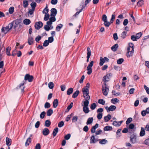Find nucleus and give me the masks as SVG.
<instances>
[{
	"label": "nucleus",
	"mask_w": 149,
	"mask_h": 149,
	"mask_svg": "<svg viewBox=\"0 0 149 149\" xmlns=\"http://www.w3.org/2000/svg\"><path fill=\"white\" fill-rule=\"evenodd\" d=\"M33 77L29 74H26L24 77V79L23 81L21 83L19 86V88L21 90L22 92H24V89L25 86L24 85L26 83V81L28 80L29 82H31L32 81L33 79Z\"/></svg>",
	"instance_id": "obj_1"
},
{
	"label": "nucleus",
	"mask_w": 149,
	"mask_h": 149,
	"mask_svg": "<svg viewBox=\"0 0 149 149\" xmlns=\"http://www.w3.org/2000/svg\"><path fill=\"white\" fill-rule=\"evenodd\" d=\"M102 93L104 95L107 96L108 95L109 91V88L107 86L105 82H104L102 85Z\"/></svg>",
	"instance_id": "obj_2"
},
{
	"label": "nucleus",
	"mask_w": 149,
	"mask_h": 149,
	"mask_svg": "<svg viewBox=\"0 0 149 149\" xmlns=\"http://www.w3.org/2000/svg\"><path fill=\"white\" fill-rule=\"evenodd\" d=\"M89 103V101L87 100H85L84 102V106L83 107V110L85 113H88L90 111L88 107Z\"/></svg>",
	"instance_id": "obj_3"
},
{
	"label": "nucleus",
	"mask_w": 149,
	"mask_h": 149,
	"mask_svg": "<svg viewBox=\"0 0 149 149\" xmlns=\"http://www.w3.org/2000/svg\"><path fill=\"white\" fill-rule=\"evenodd\" d=\"M130 141L132 144H135L137 143V136L135 134H133L130 136Z\"/></svg>",
	"instance_id": "obj_4"
},
{
	"label": "nucleus",
	"mask_w": 149,
	"mask_h": 149,
	"mask_svg": "<svg viewBox=\"0 0 149 149\" xmlns=\"http://www.w3.org/2000/svg\"><path fill=\"white\" fill-rule=\"evenodd\" d=\"M93 61H91L87 66V70L88 71L87 72V74L88 75L91 74L92 72V67L93 65Z\"/></svg>",
	"instance_id": "obj_5"
},
{
	"label": "nucleus",
	"mask_w": 149,
	"mask_h": 149,
	"mask_svg": "<svg viewBox=\"0 0 149 149\" xmlns=\"http://www.w3.org/2000/svg\"><path fill=\"white\" fill-rule=\"evenodd\" d=\"M43 25L42 23L40 21L36 22L35 24V27L36 29L38 30Z\"/></svg>",
	"instance_id": "obj_6"
},
{
	"label": "nucleus",
	"mask_w": 149,
	"mask_h": 149,
	"mask_svg": "<svg viewBox=\"0 0 149 149\" xmlns=\"http://www.w3.org/2000/svg\"><path fill=\"white\" fill-rule=\"evenodd\" d=\"M112 74L109 73L104 76L103 78V81L104 82H107L109 81L110 77L112 76Z\"/></svg>",
	"instance_id": "obj_7"
},
{
	"label": "nucleus",
	"mask_w": 149,
	"mask_h": 149,
	"mask_svg": "<svg viewBox=\"0 0 149 149\" xmlns=\"http://www.w3.org/2000/svg\"><path fill=\"white\" fill-rule=\"evenodd\" d=\"M116 106L114 105H111L109 107L107 106L105 108L107 112L113 111L116 109Z\"/></svg>",
	"instance_id": "obj_8"
},
{
	"label": "nucleus",
	"mask_w": 149,
	"mask_h": 149,
	"mask_svg": "<svg viewBox=\"0 0 149 149\" xmlns=\"http://www.w3.org/2000/svg\"><path fill=\"white\" fill-rule=\"evenodd\" d=\"M49 18V20L47 22V24L48 25H51L52 24V22H55L56 20L55 16H51Z\"/></svg>",
	"instance_id": "obj_9"
},
{
	"label": "nucleus",
	"mask_w": 149,
	"mask_h": 149,
	"mask_svg": "<svg viewBox=\"0 0 149 149\" xmlns=\"http://www.w3.org/2000/svg\"><path fill=\"white\" fill-rule=\"evenodd\" d=\"M91 55V52L90 49L89 47H88L87 49V59L86 62H89V58Z\"/></svg>",
	"instance_id": "obj_10"
},
{
	"label": "nucleus",
	"mask_w": 149,
	"mask_h": 149,
	"mask_svg": "<svg viewBox=\"0 0 149 149\" xmlns=\"http://www.w3.org/2000/svg\"><path fill=\"white\" fill-rule=\"evenodd\" d=\"M50 11L51 13L50 15V16H55L57 12L56 9L55 8H53L51 9Z\"/></svg>",
	"instance_id": "obj_11"
},
{
	"label": "nucleus",
	"mask_w": 149,
	"mask_h": 149,
	"mask_svg": "<svg viewBox=\"0 0 149 149\" xmlns=\"http://www.w3.org/2000/svg\"><path fill=\"white\" fill-rule=\"evenodd\" d=\"M90 140L91 143H95L98 141V140L96 139L95 136L93 135L91 137Z\"/></svg>",
	"instance_id": "obj_12"
},
{
	"label": "nucleus",
	"mask_w": 149,
	"mask_h": 149,
	"mask_svg": "<svg viewBox=\"0 0 149 149\" xmlns=\"http://www.w3.org/2000/svg\"><path fill=\"white\" fill-rule=\"evenodd\" d=\"M42 133L44 135L47 136L49 134V131L48 128H45L43 130Z\"/></svg>",
	"instance_id": "obj_13"
},
{
	"label": "nucleus",
	"mask_w": 149,
	"mask_h": 149,
	"mask_svg": "<svg viewBox=\"0 0 149 149\" xmlns=\"http://www.w3.org/2000/svg\"><path fill=\"white\" fill-rule=\"evenodd\" d=\"M82 92L83 95L89 94V89L86 88H84L82 89Z\"/></svg>",
	"instance_id": "obj_14"
},
{
	"label": "nucleus",
	"mask_w": 149,
	"mask_h": 149,
	"mask_svg": "<svg viewBox=\"0 0 149 149\" xmlns=\"http://www.w3.org/2000/svg\"><path fill=\"white\" fill-rule=\"evenodd\" d=\"M6 144L7 146H9L11 144V140L8 137H6Z\"/></svg>",
	"instance_id": "obj_15"
},
{
	"label": "nucleus",
	"mask_w": 149,
	"mask_h": 149,
	"mask_svg": "<svg viewBox=\"0 0 149 149\" xmlns=\"http://www.w3.org/2000/svg\"><path fill=\"white\" fill-rule=\"evenodd\" d=\"M145 134V130L144 128L141 127V131L140 132L139 135L141 136H144Z\"/></svg>",
	"instance_id": "obj_16"
},
{
	"label": "nucleus",
	"mask_w": 149,
	"mask_h": 149,
	"mask_svg": "<svg viewBox=\"0 0 149 149\" xmlns=\"http://www.w3.org/2000/svg\"><path fill=\"white\" fill-rule=\"evenodd\" d=\"M58 104V101L57 99H55L53 103V106L54 108H56Z\"/></svg>",
	"instance_id": "obj_17"
},
{
	"label": "nucleus",
	"mask_w": 149,
	"mask_h": 149,
	"mask_svg": "<svg viewBox=\"0 0 149 149\" xmlns=\"http://www.w3.org/2000/svg\"><path fill=\"white\" fill-rule=\"evenodd\" d=\"M111 118V116L110 114H108L107 116H105L104 117V121L105 122H108Z\"/></svg>",
	"instance_id": "obj_18"
},
{
	"label": "nucleus",
	"mask_w": 149,
	"mask_h": 149,
	"mask_svg": "<svg viewBox=\"0 0 149 149\" xmlns=\"http://www.w3.org/2000/svg\"><path fill=\"white\" fill-rule=\"evenodd\" d=\"M118 46V44H116L111 47V49L113 51L115 52L117 50Z\"/></svg>",
	"instance_id": "obj_19"
},
{
	"label": "nucleus",
	"mask_w": 149,
	"mask_h": 149,
	"mask_svg": "<svg viewBox=\"0 0 149 149\" xmlns=\"http://www.w3.org/2000/svg\"><path fill=\"white\" fill-rule=\"evenodd\" d=\"M93 117H90L88 118L87 120L86 124L87 125L91 124L93 122Z\"/></svg>",
	"instance_id": "obj_20"
},
{
	"label": "nucleus",
	"mask_w": 149,
	"mask_h": 149,
	"mask_svg": "<svg viewBox=\"0 0 149 149\" xmlns=\"http://www.w3.org/2000/svg\"><path fill=\"white\" fill-rule=\"evenodd\" d=\"M58 130V127H56L54 129L52 133V135L53 137H54L56 135Z\"/></svg>",
	"instance_id": "obj_21"
},
{
	"label": "nucleus",
	"mask_w": 149,
	"mask_h": 149,
	"mask_svg": "<svg viewBox=\"0 0 149 149\" xmlns=\"http://www.w3.org/2000/svg\"><path fill=\"white\" fill-rule=\"evenodd\" d=\"M31 22L30 20L28 19H25L23 21V23L26 25L29 24L31 23Z\"/></svg>",
	"instance_id": "obj_22"
},
{
	"label": "nucleus",
	"mask_w": 149,
	"mask_h": 149,
	"mask_svg": "<svg viewBox=\"0 0 149 149\" xmlns=\"http://www.w3.org/2000/svg\"><path fill=\"white\" fill-rule=\"evenodd\" d=\"M31 139L30 137H29L27 139L25 142V146H28L29 144L31 143Z\"/></svg>",
	"instance_id": "obj_23"
},
{
	"label": "nucleus",
	"mask_w": 149,
	"mask_h": 149,
	"mask_svg": "<svg viewBox=\"0 0 149 149\" xmlns=\"http://www.w3.org/2000/svg\"><path fill=\"white\" fill-rule=\"evenodd\" d=\"M79 93V90H77L73 94L72 97L73 98H76L78 95Z\"/></svg>",
	"instance_id": "obj_24"
},
{
	"label": "nucleus",
	"mask_w": 149,
	"mask_h": 149,
	"mask_svg": "<svg viewBox=\"0 0 149 149\" xmlns=\"http://www.w3.org/2000/svg\"><path fill=\"white\" fill-rule=\"evenodd\" d=\"M112 129V127L111 126H105L104 128V131H108L111 130Z\"/></svg>",
	"instance_id": "obj_25"
},
{
	"label": "nucleus",
	"mask_w": 149,
	"mask_h": 149,
	"mask_svg": "<svg viewBox=\"0 0 149 149\" xmlns=\"http://www.w3.org/2000/svg\"><path fill=\"white\" fill-rule=\"evenodd\" d=\"M11 49V47H7L6 49V54H7V55L9 56H10L11 55L10 54V51Z\"/></svg>",
	"instance_id": "obj_26"
},
{
	"label": "nucleus",
	"mask_w": 149,
	"mask_h": 149,
	"mask_svg": "<svg viewBox=\"0 0 149 149\" xmlns=\"http://www.w3.org/2000/svg\"><path fill=\"white\" fill-rule=\"evenodd\" d=\"M127 31H123L121 34V38L123 39H124L127 36Z\"/></svg>",
	"instance_id": "obj_27"
},
{
	"label": "nucleus",
	"mask_w": 149,
	"mask_h": 149,
	"mask_svg": "<svg viewBox=\"0 0 149 149\" xmlns=\"http://www.w3.org/2000/svg\"><path fill=\"white\" fill-rule=\"evenodd\" d=\"M134 51H129L127 52V53L126 54V56L127 57H130L131 56H132L134 54Z\"/></svg>",
	"instance_id": "obj_28"
},
{
	"label": "nucleus",
	"mask_w": 149,
	"mask_h": 149,
	"mask_svg": "<svg viewBox=\"0 0 149 149\" xmlns=\"http://www.w3.org/2000/svg\"><path fill=\"white\" fill-rule=\"evenodd\" d=\"M10 30L9 29L8 26H7L6 27H3L1 29V31L3 32H5L6 31V33L8 31H9Z\"/></svg>",
	"instance_id": "obj_29"
},
{
	"label": "nucleus",
	"mask_w": 149,
	"mask_h": 149,
	"mask_svg": "<svg viewBox=\"0 0 149 149\" xmlns=\"http://www.w3.org/2000/svg\"><path fill=\"white\" fill-rule=\"evenodd\" d=\"M63 26V25L61 24H60L58 25L56 27V30L57 31H60V29L62 28Z\"/></svg>",
	"instance_id": "obj_30"
},
{
	"label": "nucleus",
	"mask_w": 149,
	"mask_h": 149,
	"mask_svg": "<svg viewBox=\"0 0 149 149\" xmlns=\"http://www.w3.org/2000/svg\"><path fill=\"white\" fill-rule=\"evenodd\" d=\"M53 113V110L51 109H49L47 112V116H50Z\"/></svg>",
	"instance_id": "obj_31"
},
{
	"label": "nucleus",
	"mask_w": 149,
	"mask_h": 149,
	"mask_svg": "<svg viewBox=\"0 0 149 149\" xmlns=\"http://www.w3.org/2000/svg\"><path fill=\"white\" fill-rule=\"evenodd\" d=\"M73 92V88H70L68 89L67 92V94L68 95H70Z\"/></svg>",
	"instance_id": "obj_32"
},
{
	"label": "nucleus",
	"mask_w": 149,
	"mask_h": 149,
	"mask_svg": "<svg viewBox=\"0 0 149 149\" xmlns=\"http://www.w3.org/2000/svg\"><path fill=\"white\" fill-rule=\"evenodd\" d=\"M49 11V9H48V6H46L45 8L42 11V13L45 14H47Z\"/></svg>",
	"instance_id": "obj_33"
},
{
	"label": "nucleus",
	"mask_w": 149,
	"mask_h": 149,
	"mask_svg": "<svg viewBox=\"0 0 149 149\" xmlns=\"http://www.w3.org/2000/svg\"><path fill=\"white\" fill-rule=\"evenodd\" d=\"M51 125V122L49 120H47L45 123V126L46 127H49Z\"/></svg>",
	"instance_id": "obj_34"
},
{
	"label": "nucleus",
	"mask_w": 149,
	"mask_h": 149,
	"mask_svg": "<svg viewBox=\"0 0 149 149\" xmlns=\"http://www.w3.org/2000/svg\"><path fill=\"white\" fill-rule=\"evenodd\" d=\"M33 39L32 37H29L28 39V43L29 45H31L33 43Z\"/></svg>",
	"instance_id": "obj_35"
},
{
	"label": "nucleus",
	"mask_w": 149,
	"mask_h": 149,
	"mask_svg": "<svg viewBox=\"0 0 149 149\" xmlns=\"http://www.w3.org/2000/svg\"><path fill=\"white\" fill-rule=\"evenodd\" d=\"M28 5V3L27 1L24 0L23 1V6L24 8L27 7Z\"/></svg>",
	"instance_id": "obj_36"
},
{
	"label": "nucleus",
	"mask_w": 149,
	"mask_h": 149,
	"mask_svg": "<svg viewBox=\"0 0 149 149\" xmlns=\"http://www.w3.org/2000/svg\"><path fill=\"white\" fill-rule=\"evenodd\" d=\"M48 86L49 88L50 89H53L54 86V83L52 82H49L48 84Z\"/></svg>",
	"instance_id": "obj_37"
},
{
	"label": "nucleus",
	"mask_w": 149,
	"mask_h": 149,
	"mask_svg": "<svg viewBox=\"0 0 149 149\" xmlns=\"http://www.w3.org/2000/svg\"><path fill=\"white\" fill-rule=\"evenodd\" d=\"M107 142V141L106 140L103 139L100 141L99 143L101 144H105Z\"/></svg>",
	"instance_id": "obj_38"
},
{
	"label": "nucleus",
	"mask_w": 149,
	"mask_h": 149,
	"mask_svg": "<svg viewBox=\"0 0 149 149\" xmlns=\"http://www.w3.org/2000/svg\"><path fill=\"white\" fill-rule=\"evenodd\" d=\"M96 104L95 103H93L91 105L90 108L92 110H93L96 108Z\"/></svg>",
	"instance_id": "obj_39"
},
{
	"label": "nucleus",
	"mask_w": 149,
	"mask_h": 149,
	"mask_svg": "<svg viewBox=\"0 0 149 149\" xmlns=\"http://www.w3.org/2000/svg\"><path fill=\"white\" fill-rule=\"evenodd\" d=\"M119 100L117 98H113L111 100V102L113 104H115L116 103L118 102Z\"/></svg>",
	"instance_id": "obj_40"
},
{
	"label": "nucleus",
	"mask_w": 149,
	"mask_h": 149,
	"mask_svg": "<svg viewBox=\"0 0 149 149\" xmlns=\"http://www.w3.org/2000/svg\"><path fill=\"white\" fill-rule=\"evenodd\" d=\"M35 10L33 9H31L29 10L28 11V13L30 15H32L33 14Z\"/></svg>",
	"instance_id": "obj_41"
},
{
	"label": "nucleus",
	"mask_w": 149,
	"mask_h": 149,
	"mask_svg": "<svg viewBox=\"0 0 149 149\" xmlns=\"http://www.w3.org/2000/svg\"><path fill=\"white\" fill-rule=\"evenodd\" d=\"M14 8L13 7H10L9 9V13L10 14L13 13L14 11Z\"/></svg>",
	"instance_id": "obj_42"
},
{
	"label": "nucleus",
	"mask_w": 149,
	"mask_h": 149,
	"mask_svg": "<svg viewBox=\"0 0 149 149\" xmlns=\"http://www.w3.org/2000/svg\"><path fill=\"white\" fill-rule=\"evenodd\" d=\"M48 25L47 24V25H45L44 26V29L47 31H48L50 29V27L49 26V25Z\"/></svg>",
	"instance_id": "obj_43"
},
{
	"label": "nucleus",
	"mask_w": 149,
	"mask_h": 149,
	"mask_svg": "<svg viewBox=\"0 0 149 149\" xmlns=\"http://www.w3.org/2000/svg\"><path fill=\"white\" fill-rule=\"evenodd\" d=\"M49 16L50 15L49 13L45 14L44 18V20L45 21H47L49 19Z\"/></svg>",
	"instance_id": "obj_44"
},
{
	"label": "nucleus",
	"mask_w": 149,
	"mask_h": 149,
	"mask_svg": "<svg viewBox=\"0 0 149 149\" xmlns=\"http://www.w3.org/2000/svg\"><path fill=\"white\" fill-rule=\"evenodd\" d=\"M104 62H105L103 59V58L102 57H100V62L99 63L100 65H102Z\"/></svg>",
	"instance_id": "obj_45"
},
{
	"label": "nucleus",
	"mask_w": 149,
	"mask_h": 149,
	"mask_svg": "<svg viewBox=\"0 0 149 149\" xmlns=\"http://www.w3.org/2000/svg\"><path fill=\"white\" fill-rule=\"evenodd\" d=\"M115 15L114 14H113L112 15L110 21V22L111 23V24L113 22L115 19Z\"/></svg>",
	"instance_id": "obj_46"
},
{
	"label": "nucleus",
	"mask_w": 149,
	"mask_h": 149,
	"mask_svg": "<svg viewBox=\"0 0 149 149\" xmlns=\"http://www.w3.org/2000/svg\"><path fill=\"white\" fill-rule=\"evenodd\" d=\"M124 59L123 58H120L117 61V63L119 64H120L124 61Z\"/></svg>",
	"instance_id": "obj_47"
},
{
	"label": "nucleus",
	"mask_w": 149,
	"mask_h": 149,
	"mask_svg": "<svg viewBox=\"0 0 149 149\" xmlns=\"http://www.w3.org/2000/svg\"><path fill=\"white\" fill-rule=\"evenodd\" d=\"M37 4L35 2H32L31 4V7L32 9L35 10V8L36 7Z\"/></svg>",
	"instance_id": "obj_48"
},
{
	"label": "nucleus",
	"mask_w": 149,
	"mask_h": 149,
	"mask_svg": "<svg viewBox=\"0 0 149 149\" xmlns=\"http://www.w3.org/2000/svg\"><path fill=\"white\" fill-rule=\"evenodd\" d=\"M46 114V112L45 111L42 112L40 115V117L41 119H43Z\"/></svg>",
	"instance_id": "obj_49"
},
{
	"label": "nucleus",
	"mask_w": 149,
	"mask_h": 149,
	"mask_svg": "<svg viewBox=\"0 0 149 149\" xmlns=\"http://www.w3.org/2000/svg\"><path fill=\"white\" fill-rule=\"evenodd\" d=\"M98 102L100 104L104 105L105 103V101L103 99H100L98 100Z\"/></svg>",
	"instance_id": "obj_50"
},
{
	"label": "nucleus",
	"mask_w": 149,
	"mask_h": 149,
	"mask_svg": "<svg viewBox=\"0 0 149 149\" xmlns=\"http://www.w3.org/2000/svg\"><path fill=\"white\" fill-rule=\"evenodd\" d=\"M143 1L142 0L139 1L137 3V5L139 6H141L143 4Z\"/></svg>",
	"instance_id": "obj_51"
},
{
	"label": "nucleus",
	"mask_w": 149,
	"mask_h": 149,
	"mask_svg": "<svg viewBox=\"0 0 149 149\" xmlns=\"http://www.w3.org/2000/svg\"><path fill=\"white\" fill-rule=\"evenodd\" d=\"M88 94H88L85 95H83V96L85 98L86 100L88 101L90 99V96Z\"/></svg>",
	"instance_id": "obj_52"
},
{
	"label": "nucleus",
	"mask_w": 149,
	"mask_h": 149,
	"mask_svg": "<svg viewBox=\"0 0 149 149\" xmlns=\"http://www.w3.org/2000/svg\"><path fill=\"white\" fill-rule=\"evenodd\" d=\"M110 24V22L107 21V20L104 22V24L105 26L107 27H109Z\"/></svg>",
	"instance_id": "obj_53"
},
{
	"label": "nucleus",
	"mask_w": 149,
	"mask_h": 149,
	"mask_svg": "<svg viewBox=\"0 0 149 149\" xmlns=\"http://www.w3.org/2000/svg\"><path fill=\"white\" fill-rule=\"evenodd\" d=\"M49 43L48 40H45L43 43V46L44 47H47L49 45Z\"/></svg>",
	"instance_id": "obj_54"
},
{
	"label": "nucleus",
	"mask_w": 149,
	"mask_h": 149,
	"mask_svg": "<svg viewBox=\"0 0 149 149\" xmlns=\"http://www.w3.org/2000/svg\"><path fill=\"white\" fill-rule=\"evenodd\" d=\"M45 108L48 109L50 107V104L48 102H46L45 104Z\"/></svg>",
	"instance_id": "obj_55"
},
{
	"label": "nucleus",
	"mask_w": 149,
	"mask_h": 149,
	"mask_svg": "<svg viewBox=\"0 0 149 149\" xmlns=\"http://www.w3.org/2000/svg\"><path fill=\"white\" fill-rule=\"evenodd\" d=\"M64 125V123L63 121L60 122L58 124V127H62Z\"/></svg>",
	"instance_id": "obj_56"
},
{
	"label": "nucleus",
	"mask_w": 149,
	"mask_h": 149,
	"mask_svg": "<svg viewBox=\"0 0 149 149\" xmlns=\"http://www.w3.org/2000/svg\"><path fill=\"white\" fill-rule=\"evenodd\" d=\"M78 120V117L77 116H74L72 119V122H76Z\"/></svg>",
	"instance_id": "obj_57"
},
{
	"label": "nucleus",
	"mask_w": 149,
	"mask_h": 149,
	"mask_svg": "<svg viewBox=\"0 0 149 149\" xmlns=\"http://www.w3.org/2000/svg\"><path fill=\"white\" fill-rule=\"evenodd\" d=\"M132 121V118H128L126 122V123L127 124H128Z\"/></svg>",
	"instance_id": "obj_58"
},
{
	"label": "nucleus",
	"mask_w": 149,
	"mask_h": 149,
	"mask_svg": "<svg viewBox=\"0 0 149 149\" xmlns=\"http://www.w3.org/2000/svg\"><path fill=\"white\" fill-rule=\"evenodd\" d=\"M13 24H15L16 25H18L19 23V19H16L12 22Z\"/></svg>",
	"instance_id": "obj_59"
},
{
	"label": "nucleus",
	"mask_w": 149,
	"mask_h": 149,
	"mask_svg": "<svg viewBox=\"0 0 149 149\" xmlns=\"http://www.w3.org/2000/svg\"><path fill=\"white\" fill-rule=\"evenodd\" d=\"M73 115V113H72L70 115H68L65 119L66 121H68L70 119L71 116Z\"/></svg>",
	"instance_id": "obj_60"
},
{
	"label": "nucleus",
	"mask_w": 149,
	"mask_h": 149,
	"mask_svg": "<svg viewBox=\"0 0 149 149\" xmlns=\"http://www.w3.org/2000/svg\"><path fill=\"white\" fill-rule=\"evenodd\" d=\"M131 38L132 40L134 41H136L138 40L136 36L134 35L132 36L131 37Z\"/></svg>",
	"instance_id": "obj_61"
},
{
	"label": "nucleus",
	"mask_w": 149,
	"mask_h": 149,
	"mask_svg": "<svg viewBox=\"0 0 149 149\" xmlns=\"http://www.w3.org/2000/svg\"><path fill=\"white\" fill-rule=\"evenodd\" d=\"M107 17L105 15H103L102 17V20L103 22H105L107 20Z\"/></svg>",
	"instance_id": "obj_62"
},
{
	"label": "nucleus",
	"mask_w": 149,
	"mask_h": 149,
	"mask_svg": "<svg viewBox=\"0 0 149 149\" xmlns=\"http://www.w3.org/2000/svg\"><path fill=\"white\" fill-rule=\"evenodd\" d=\"M102 117V113H99L97 116V118L99 120L101 119Z\"/></svg>",
	"instance_id": "obj_63"
},
{
	"label": "nucleus",
	"mask_w": 149,
	"mask_h": 149,
	"mask_svg": "<svg viewBox=\"0 0 149 149\" xmlns=\"http://www.w3.org/2000/svg\"><path fill=\"white\" fill-rule=\"evenodd\" d=\"M48 40L49 43L52 42L54 41V38L53 36L49 37Z\"/></svg>",
	"instance_id": "obj_64"
}]
</instances>
